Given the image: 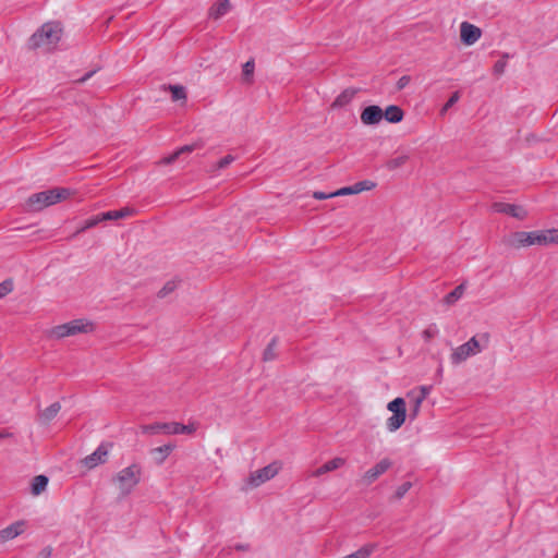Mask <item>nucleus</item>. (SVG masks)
<instances>
[{"label": "nucleus", "instance_id": "obj_30", "mask_svg": "<svg viewBox=\"0 0 558 558\" xmlns=\"http://www.w3.org/2000/svg\"><path fill=\"white\" fill-rule=\"evenodd\" d=\"M375 186H376V184L374 182H372V181H368V180L360 181V182H356L355 184H353L355 194L361 193L363 191H371Z\"/></svg>", "mask_w": 558, "mask_h": 558}, {"label": "nucleus", "instance_id": "obj_24", "mask_svg": "<svg viewBox=\"0 0 558 558\" xmlns=\"http://www.w3.org/2000/svg\"><path fill=\"white\" fill-rule=\"evenodd\" d=\"M375 544H366L359 548L356 551L349 554L342 558H369L371 555L375 551Z\"/></svg>", "mask_w": 558, "mask_h": 558}, {"label": "nucleus", "instance_id": "obj_48", "mask_svg": "<svg viewBox=\"0 0 558 558\" xmlns=\"http://www.w3.org/2000/svg\"><path fill=\"white\" fill-rule=\"evenodd\" d=\"M10 434L9 433H0V439L4 438V437H9Z\"/></svg>", "mask_w": 558, "mask_h": 558}, {"label": "nucleus", "instance_id": "obj_37", "mask_svg": "<svg viewBox=\"0 0 558 558\" xmlns=\"http://www.w3.org/2000/svg\"><path fill=\"white\" fill-rule=\"evenodd\" d=\"M13 289V282L11 280H4L0 283V299L9 294Z\"/></svg>", "mask_w": 558, "mask_h": 558}, {"label": "nucleus", "instance_id": "obj_25", "mask_svg": "<svg viewBox=\"0 0 558 558\" xmlns=\"http://www.w3.org/2000/svg\"><path fill=\"white\" fill-rule=\"evenodd\" d=\"M464 290H465L464 284H459L450 293H448L445 296V300H444L445 303L448 304V305H451V304L456 303L459 299L462 298V295L464 293Z\"/></svg>", "mask_w": 558, "mask_h": 558}, {"label": "nucleus", "instance_id": "obj_41", "mask_svg": "<svg viewBox=\"0 0 558 558\" xmlns=\"http://www.w3.org/2000/svg\"><path fill=\"white\" fill-rule=\"evenodd\" d=\"M507 65V61L505 59L498 60L494 65V73L496 75H501L505 72Z\"/></svg>", "mask_w": 558, "mask_h": 558}, {"label": "nucleus", "instance_id": "obj_43", "mask_svg": "<svg viewBox=\"0 0 558 558\" xmlns=\"http://www.w3.org/2000/svg\"><path fill=\"white\" fill-rule=\"evenodd\" d=\"M179 157H180V156H179V154H178V153H177V150H175V151H174L173 154H171L170 156H167V157L162 158V159L159 161V163H160V165H170V163H172L173 161H175Z\"/></svg>", "mask_w": 558, "mask_h": 558}, {"label": "nucleus", "instance_id": "obj_50", "mask_svg": "<svg viewBox=\"0 0 558 558\" xmlns=\"http://www.w3.org/2000/svg\"><path fill=\"white\" fill-rule=\"evenodd\" d=\"M555 558H558V554L556 555V557H555Z\"/></svg>", "mask_w": 558, "mask_h": 558}, {"label": "nucleus", "instance_id": "obj_17", "mask_svg": "<svg viewBox=\"0 0 558 558\" xmlns=\"http://www.w3.org/2000/svg\"><path fill=\"white\" fill-rule=\"evenodd\" d=\"M344 463H345V460L343 458H340V457L333 458V459L329 460L328 462H326L325 464H323L322 466H319L318 469H316L315 471H313V473L311 475L314 477H319L325 473L335 471V470L343 466Z\"/></svg>", "mask_w": 558, "mask_h": 558}, {"label": "nucleus", "instance_id": "obj_1", "mask_svg": "<svg viewBox=\"0 0 558 558\" xmlns=\"http://www.w3.org/2000/svg\"><path fill=\"white\" fill-rule=\"evenodd\" d=\"M502 243L510 248H521L532 245H548L558 243L555 231H518L504 238Z\"/></svg>", "mask_w": 558, "mask_h": 558}, {"label": "nucleus", "instance_id": "obj_5", "mask_svg": "<svg viewBox=\"0 0 558 558\" xmlns=\"http://www.w3.org/2000/svg\"><path fill=\"white\" fill-rule=\"evenodd\" d=\"M69 195L70 191L63 187L35 193L28 197L26 202V209L29 211H39L47 206L68 198Z\"/></svg>", "mask_w": 558, "mask_h": 558}, {"label": "nucleus", "instance_id": "obj_34", "mask_svg": "<svg viewBox=\"0 0 558 558\" xmlns=\"http://www.w3.org/2000/svg\"><path fill=\"white\" fill-rule=\"evenodd\" d=\"M412 487V483L411 482H405L403 483L402 485H400L397 489H396V493H395V498L396 499H401L404 497V495L411 489Z\"/></svg>", "mask_w": 558, "mask_h": 558}, {"label": "nucleus", "instance_id": "obj_42", "mask_svg": "<svg viewBox=\"0 0 558 558\" xmlns=\"http://www.w3.org/2000/svg\"><path fill=\"white\" fill-rule=\"evenodd\" d=\"M254 72V61H247L244 65H243V75L245 77H248L253 74Z\"/></svg>", "mask_w": 558, "mask_h": 558}, {"label": "nucleus", "instance_id": "obj_15", "mask_svg": "<svg viewBox=\"0 0 558 558\" xmlns=\"http://www.w3.org/2000/svg\"><path fill=\"white\" fill-rule=\"evenodd\" d=\"M384 119V110L379 106H368L361 113V121L365 125L378 124Z\"/></svg>", "mask_w": 558, "mask_h": 558}, {"label": "nucleus", "instance_id": "obj_2", "mask_svg": "<svg viewBox=\"0 0 558 558\" xmlns=\"http://www.w3.org/2000/svg\"><path fill=\"white\" fill-rule=\"evenodd\" d=\"M488 333L473 336L465 343L454 348L450 354V361L453 365H459L466 361L469 357L481 353L488 344Z\"/></svg>", "mask_w": 558, "mask_h": 558}, {"label": "nucleus", "instance_id": "obj_9", "mask_svg": "<svg viewBox=\"0 0 558 558\" xmlns=\"http://www.w3.org/2000/svg\"><path fill=\"white\" fill-rule=\"evenodd\" d=\"M281 470V463L275 461L262 469L252 472L246 481L251 488H256L267 481L274 478Z\"/></svg>", "mask_w": 558, "mask_h": 558}, {"label": "nucleus", "instance_id": "obj_10", "mask_svg": "<svg viewBox=\"0 0 558 558\" xmlns=\"http://www.w3.org/2000/svg\"><path fill=\"white\" fill-rule=\"evenodd\" d=\"M392 466V461L388 458L381 459L374 466L368 469L360 478V482L364 486H369L376 482L384 473H386Z\"/></svg>", "mask_w": 558, "mask_h": 558}, {"label": "nucleus", "instance_id": "obj_13", "mask_svg": "<svg viewBox=\"0 0 558 558\" xmlns=\"http://www.w3.org/2000/svg\"><path fill=\"white\" fill-rule=\"evenodd\" d=\"M492 210L495 213L507 214L517 219L523 220L526 218L527 213L522 206L506 204V203H494L492 205Z\"/></svg>", "mask_w": 558, "mask_h": 558}, {"label": "nucleus", "instance_id": "obj_11", "mask_svg": "<svg viewBox=\"0 0 558 558\" xmlns=\"http://www.w3.org/2000/svg\"><path fill=\"white\" fill-rule=\"evenodd\" d=\"M110 448V444H101L93 453L88 454L82 460V464L86 469L92 470L100 464L106 463L108 460Z\"/></svg>", "mask_w": 558, "mask_h": 558}, {"label": "nucleus", "instance_id": "obj_40", "mask_svg": "<svg viewBox=\"0 0 558 558\" xmlns=\"http://www.w3.org/2000/svg\"><path fill=\"white\" fill-rule=\"evenodd\" d=\"M460 98V94L459 92H454L450 98L447 100V102L445 104L444 108H442V112L444 111H447L450 107H452Z\"/></svg>", "mask_w": 558, "mask_h": 558}, {"label": "nucleus", "instance_id": "obj_26", "mask_svg": "<svg viewBox=\"0 0 558 558\" xmlns=\"http://www.w3.org/2000/svg\"><path fill=\"white\" fill-rule=\"evenodd\" d=\"M277 338H274L263 353V361L264 362H270L274 361L277 357Z\"/></svg>", "mask_w": 558, "mask_h": 558}, {"label": "nucleus", "instance_id": "obj_23", "mask_svg": "<svg viewBox=\"0 0 558 558\" xmlns=\"http://www.w3.org/2000/svg\"><path fill=\"white\" fill-rule=\"evenodd\" d=\"M48 485V477L45 475H37L33 478L32 482V494L35 496L40 495L46 490Z\"/></svg>", "mask_w": 558, "mask_h": 558}, {"label": "nucleus", "instance_id": "obj_36", "mask_svg": "<svg viewBox=\"0 0 558 558\" xmlns=\"http://www.w3.org/2000/svg\"><path fill=\"white\" fill-rule=\"evenodd\" d=\"M234 161V157L232 155H227L223 158H221L216 165L214 170H220L226 167H228L231 162Z\"/></svg>", "mask_w": 558, "mask_h": 558}, {"label": "nucleus", "instance_id": "obj_32", "mask_svg": "<svg viewBox=\"0 0 558 558\" xmlns=\"http://www.w3.org/2000/svg\"><path fill=\"white\" fill-rule=\"evenodd\" d=\"M101 220H100V217L99 215L95 216V217H92L89 219H87L84 225L77 230V232H84L86 231L87 229H90V228H94L96 227L98 223H100Z\"/></svg>", "mask_w": 558, "mask_h": 558}, {"label": "nucleus", "instance_id": "obj_3", "mask_svg": "<svg viewBox=\"0 0 558 558\" xmlns=\"http://www.w3.org/2000/svg\"><path fill=\"white\" fill-rule=\"evenodd\" d=\"M142 477V466L138 463L120 470L113 477L112 483L117 486L122 497L129 496L138 485Z\"/></svg>", "mask_w": 558, "mask_h": 558}, {"label": "nucleus", "instance_id": "obj_45", "mask_svg": "<svg viewBox=\"0 0 558 558\" xmlns=\"http://www.w3.org/2000/svg\"><path fill=\"white\" fill-rule=\"evenodd\" d=\"M313 197H314L315 199H327V198L335 197V195H332V193H328V194H327V193H324V192H319V191H317V192H314V193H313Z\"/></svg>", "mask_w": 558, "mask_h": 558}, {"label": "nucleus", "instance_id": "obj_39", "mask_svg": "<svg viewBox=\"0 0 558 558\" xmlns=\"http://www.w3.org/2000/svg\"><path fill=\"white\" fill-rule=\"evenodd\" d=\"M351 194H355L353 185L341 187V189L332 192V195H335V197L342 196V195H351Z\"/></svg>", "mask_w": 558, "mask_h": 558}, {"label": "nucleus", "instance_id": "obj_31", "mask_svg": "<svg viewBox=\"0 0 558 558\" xmlns=\"http://www.w3.org/2000/svg\"><path fill=\"white\" fill-rule=\"evenodd\" d=\"M204 146L203 142L202 141H198V142H194L192 144H189V145H184L182 147H180L177 153L179 154V156H181L182 154H187V153H192L194 151L195 149H199Z\"/></svg>", "mask_w": 558, "mask_h": 558}, {"label": "nucleus", "instance_id": "obj_19", "mask_svg": "<svg viewBox=\"0 0 558 558\" xmlns=\"http://www.w3.org/2000/svg\"><path fill=\"white\" fill-rule=\"evenodd\" d=\"M174 448H175L174 445L167 444V445L151 449L150 452L154 456L156 463L160 465L165 462V460L173 451Z\"/></svg>", "mask_w": 558, "mask_h": 558}, {"label": "nucleus", "instance_id": "obj_46", "mask_svg": "<svg viewBox=\"0 0 558 558\" xmlns=\"http://www.w3.org/2000/svg\"><path fill=\"white\" fill-rule=\"evenodd\" d=\"M94 73H95L94 71H90V72L86 73L84 76H82L80 80H77L76 82H77V83H84V82H86L89 77H92Z\"/></svg>", "mask_w": 558, "mask_h": 558}, {"label": "nucleus", "instance_id": "obj_20", "mask_svg": "<svg viewBox=\"0 0 558 558\" xmlns=\"http://www.w3.org/2000/svg\"><path fill=\"white\" fill-rule=\"evenodd\" d=\"M61 410V404L59 402H53L52 404H50L48 408H46L45 410H43L40 413H39V421L44 424H47L49 423L51 420H53L57 414L59 413V411Z\"/></svg>", "mask_w": 558, "mask_h": 558}, {"label": "nucleus", "instance_id": "obj_18", "mask_svg": "<svg viewBox=\"0 0 558 558\" xmlns=\"http://www.w3.org/2000/svg\"><path fill=\"white\" fill-rule=\"evenodd\" d=\"M231 9L229 0H217V2L209 9V17L218 20L226 15Z\"/></svg>", "mask_w": 558, "mask_h": 558}, {"label": "nucleus", "instance_id": "obj_12", "mask_svg": "<svg viewBox=\"0 0 558 558\" xmlns=\"http://www.w3.org/2000/svg\"><path fill=\"white\" fill-rule=\"evenodd\" d=\"M481 36L482 31L480 27L469 22H462L460 24V38L464 45H474L481 38Z\"/></svg>", "mask_w": 558, "mask_h": 558}, {"label": "nucleus", "instance_id": "obj_21", "mask_svg": "<svg viewBox=\"0 0 558 558\" xmlns=\"http://www.w3.org/2000/svg\"><path fill=\"white\" fill-rule=\"evenodd\" d=\"M132 213H133V210L131 208L124 207L119 210H111V211L99 214V217H100L101 221L119 220V219H123V218L132 215Z\"/></svg>", "mask_w": 558, "mask_h": 558}, {"label": "nucleus", "instance_id": "obj_33", "mask_svg": "<svg viewBox=\"0 0 558 558\" xmlns=\"http://www.w3.org/2000/svg\"><path fill=\"white\" fill-rule=\"evenodd\" d=\"M439 333V329L436 324H430L424 331L423 338L428 341L435 338Z\"/></svg>", "mask_w": 558, "mask_h": 558}, {"label": "nucleus", "instance_id": "obj_47", "mask_svg": "<svg viewBox=\"0 0 558 558\" xmlns=\"http://www.w3.org/2000/svg\"><path fill=\"white\" fill-rule=\"evenodd\" d=\"M41 555L44 556V558H48V557H50V555H51V549H50V548H45V549L41 551Z\"/></svg>", "mask_w": 558, "mask_h": 558}, {"label": "nucleus", "instance_id": "obj_28", "mask_svg": "<svg viewBox=\"0 0 558 558\" xmlns=\"http://www.w3.org/2000/svg\"><path fill=\"white\" fill-rule=\"evenodd\" d=\"M168 89L171 93V98L173 101L178 100H185L186 99V92L183 86L180 85H169Z\"/></svg>", "mask_w": 558, "mask_h": 558}, {"label": "nucleus", "instance_id": "obj_6", "mask_svg": "<svg viewBox=\"0 0 558 558\" xmlns=\"http://www.w3.org/2000/svg\"><path fill=\"white\" fill-rule=\"evenodd\" d=\"M62 28L59 23H46L36 32L29 40L33 48L45 47L52 48L60 40Z\"/></svg>", "mask_w": 558, "mask_h": 558}, {"label": "nucleus", "instance_id": "obj_35", "mask_svg": "<svg viewBox=\"0 0 558 558\" xmlns=\"http://www.w3.org/2000/svg\"><path fill=\"white\" fill-rule=\"evenodd\" d=\"M177 288V283L174 281H168L158 292L159 298H165L169 293L173 292Z\"/></svg>", "mask_w": 558, "mask_h": 558}, {"label": "nucleus", "instance_id": "obj_29", "mask_svg": "<svg viewBox=\"0 0 558 558\" xmlns=\"http://www.w3.org/2000/svg\"><path fill=\"white\" fill-rule=\"evenodd\" d=\"M409 160V155L402 154L387 161V168L389 170H396L402 167Z\"/></svg>", "mask_w": 558, "mask_h": 558}, {"label": "nucleus", "instance_id": "obj_22", "mask_svg": "<svg viewBox=\"0 0 558 558\" xmlns=\"http://www.w3.org/2000/svg\"><path fill=\"white\" fill-rule=\"evenodd\" d=\"M403 111L400 107L391 105L384 111V119L390 123H398L403 119Z\"/></svg>", "mask_w": 558, "mask_h": 558}, {"label": "nucleus", "instance_id": "obj_7", "mask_svg": "<svg viewBox=\"0 0 558 558\" xmlns=\"http://www.w3.org/2000/svg\"><path fill=\"white\" fill-rule=\"evenodd\" d=\"M197 429L196 423H190L187 425L171 422V423H154L149 425L142 426L143 434L157 435H178V434H187L191 435L195 433Z\"/></svg>", "mask_w": 558, "mask_h": 558}, {"label": "nucleus", "instance_id": "obj_14", "mask_svg": "<svg viewBox=\"0 0 558 558\" xmlns=\"http://www.w3.org/2000/svg\"><path fill=\"white\" fill-rule=\"evenodd\" d=\"M27 522L25 520L15 521L9 526L0 530V541L5 543L11 541L26 531Z\"/></svg>", "mask_w": 558, "mask_h": 558}, {"label": "nucleus", "instance_id": "obj_44", "mask_svg": "<svg viewBox=\"0 0 558 558\" xmlns=\"http://www.w3.org/2000/svg\"><path fill=\"white\" fill-rule=\"evenodd\" d=\"M410 83V76L403 75L397 82V88L399 90L403 89Z\"/></svg>", "mask_w": 558, "mask_h": 558}, {"label": "nucleus", "instance_id": "obj_4", "mask_svg": "<svg viewBox=\"0 0 558 558\" xmlns=\"http://www.w3.org/2000/svg\"><path fill=\"white\" fill-rule=\"evenodd\" d=\"M95 329L93 322L86 318H78L54 326L48 331V337L51 339L60 340L65 337L76 336L78 333H89Z\"/></svg>", "mask_w": 558, "mask_h": 558}, {"label": "nucleus", "instance_id": "obj_27", "mask_svg": "<svg viewBox=\"0 0 558 558\" xmlns=\"http://www.w3.org/2000/svg\"><path fill=\"white\" fill-rule=\"evenodd\" d=\"M408 397L410 398V403H411L410 418L414 420V418L417 417V415L420 413V410H421V405H422L424 400H422V398H416V397H414L411 393H409Z\"/></svg>", "mask_w": 558, "mask_h": 558}, {"label": "nucleus", "instance_id": "obj_49", "mask_svg": "<svg viewBox=\"0 0 558 558\" xmlns=\"http://www.w3.org/2000/svg\"><path fill=\"white\" fill-rule=\"evenodd\" d=\"M236 548L243 550V549H245V546L239 545V546H236Z\"/></svg>", "mask_w": 558, "mask_h": 558}, {"label": "nucleus", "instance_id": "obj_38", "mask_svg": "<svg viewBox=\"0 0 558 558\" xmlns=\"http://www.w3.org/2000/svg\"><path fill=\"white\" fill-rule=\"evenodd\" d=\"M430 389L432 388L428 386H421L418 391H412L411 395H413L416 398H422V400H425L429 395Z\"/></svg>", "mask_w": 558, "mask_h": 558}, {"label": "nucleus", "instance_id": "obj_8", "mask_svg": "<svg viewBox=\"0 0 558 558\" xmlns=\"http://www.w3.org/2000/svg\"><path fill=\"white\" fill-rule=\"evenodd\" d=\"M387 409L392 413L386 421V427L390 433L398 430L405 422L407 408L403 398H396L387 404Z\"/></svg>", "mask_w": 558, "mask_h": 558}, {"label": "nucleus", "instance_id": "obj_16", "mask_svg": "<svg viewBox=\"0 0 558 558\" xmlns=\"http://www.w3.org/2000/svg\"><path fill=\"white\" fill-rule=\"evenodd\" d=\"M360 92L359 88L349 87L345 88L343 92H341L333 102L331 104V108H342L350 104L352 99L356 96V94Z\"/></svg>", "mask_w": 558, "mask_h": 558}]
</instances>
